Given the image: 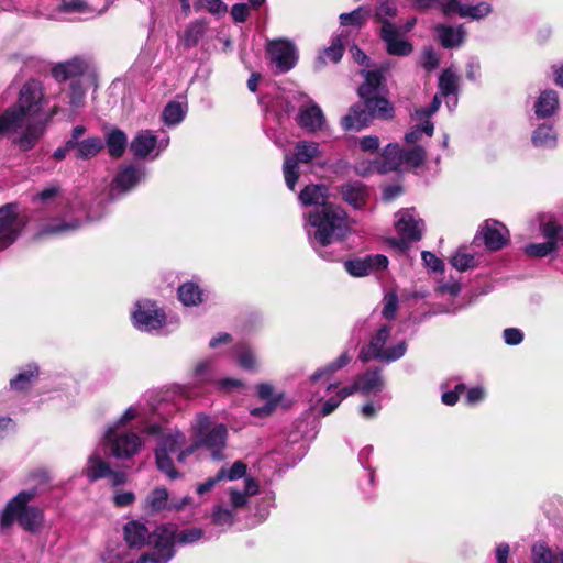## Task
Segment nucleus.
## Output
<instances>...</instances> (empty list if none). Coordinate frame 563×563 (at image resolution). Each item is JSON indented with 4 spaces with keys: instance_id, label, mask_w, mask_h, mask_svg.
I'll return each mask as SVG.
<instances>
[{
    "instance_id": "nucleus-60",
    "label": "nucleus",
    "mask_w": 563,
    "mask_h": 563,
    "mask_svg": "<svg viewBox=\"0 0 563 563\" xmlns=\"http://www.w3.org/2000/svg\"><path fill=\"white\" fill-rule=\"evenodd\" d=\"M59 194V187L57 185H49L41 190L36 198L42 203H49Z\"/></svg>"
},
{
    "instance_id": "nucleus-6",
    "label": "nucleus",
    "mask_w": 563,
    "mask_h": 563,
    "mask_svg": "<svg viewBox=\"0 0 563 563\" xmlns=\"http://www.w3.org/2000/svg\"><path fill=\"white\" fill-rule=\"evenodd\" d=\"M36 495V488H30L13 497L1 514V527L3 529L10 528L14 521H18L23 529L35 531L42 525L43 514L38 508L29 506V503Z\"/></svg>"
},
{
    "instance_id": "nucleus-7",
    "label": "nucleus",
    "mask_w": 563,
    "mask_h": 563,
    "mask_svg": "<svg viewBox=\"0 0 563 563\" xmlns=\"http://www.w3.org/2000/svg\"><path fill=\"white\" fill-rule=\"evenodd\" d=\"M391 328L389 325L382 327L368 345L364 346L360 352V360L368 362L371 360H379L386 363L394 362L405 355L407 351L406 342L399 341L394 345H389Z\"/></svg>"
},
{
    "instance_id": "nucleus-49",
    "label": "nucleus",
    "mask_w": 563,
    "mask_h": 563,
    "mask_svg": "<svg viewBox=\"0 0 563 563\" xmlns=\"http://www.w3.org/2000/svg\"><path fill=\"white\" fill-rule=\"evenodd\" d=\"M368 10L358 8L351 13H342L340 15V21L342 25H360L368 15Z\"/></svg>"
},
{
    "instance_id": "nucleus-2",
    "label": "nucleus",
    "mask_w": 563,
    "mask_h": 563,
    "mask_svg": "<svg viewBox=\"0 0 563 563\" xmlns=\"http://www.w3.org/2000/svg\"><path fill=\"white\" fill-rule=\"evenodd\" d=\"M328 188L324 185H308L299 194L303 206H320L312 210L305 224L309 239L321 246L343 238L349 231L346 213L339 207L327 203Z\"/></svg>"
},
{
    "instance_id": "nucleus-30",
    "label": "nucleus",
    "mask_w": 563,
    "mask_h": 563,
    "mask_svg": "<svg viewBox=\"0 0 563 563\" xmlns=\"http://www.w3.org/2000/svg\"><path fill=\"white\" fill-rule=\"evenodd\" d=\"M78 228H80V222L77 220L66 222L60 219H54L51 222L42 225L38 235L65 234L68 232H73Z\"/></svg>"
},
{
    "instance_id": "nucleus-23",
    "label": "nucleus",
    "mask_w": 563,
    "mask_h": 563,
    "mask_svg": "<svg viewBox=\"0 0 563 563\" xmlns=\"http://www.w3.org/2000/svg\"><path fill=\"white\" fill-rule=\"evenodd\" d=\"M435 31L442 46L445 48H453L462 45L466 35L462 25L454 27L445 24H439L437 25Z\"/></svg>"
},
{
    "instance_id": "nucleus-62",
    "label": "nucleus",
    "mask_w": 563,
    "mask_h": 563,
    "mask_svg": "<svg viewBox=\"0 0 563 563\" xmlns=\"http://www.w3.org/2000/svg\"><path fill=\"white\" fill-rule=\"evenodd\" d=\"M421 256L426 266H428L432 271H443V262L440 258H438L433 253L423 251Z\"/></svg>"
},
{
    "instance_id": "nucleus-5",
    "label": "nucleus",
    "mask_w": 563,
    "mask_h": 563,
    "mask_svg": "<svg viewBox=\"0 0 563 563\" xmlns=\"http://www.w3.org/2000/svg\"><path fill=\"white\" fill-rule=\"evenodd\" d=\"M45 121L35 120L15 104L0 114V135H14L21 151L32 150L45 132Z\"/></svg>"
},
{
    "instance_id": "nucleus-51",
    "label": "nucleus",
    "mask_w": 563,
    "mask_h": 563,
    "mask_svg": "<svg viewBox=\"0 0 563 563\" xmlns=\"http://www.w3.org/2000/svg\"><path fill=\"white\" fill-rule=\"evenodd\" d=\"M466 4H462L460 0H440L439 8L442 13L446 16L452 14H459L462 18L463 9Z\"/></svg>"
},
{
    "instance_id": "nucleus-13",
    "label": "nucleus",
    "mask_w": 563,
    "mask_h": 563,
    "mask_svg": "<svg viewBox=\"0 0 563 563\" xmlns=\"http://www.w3.org/2000/svg\"><path fill=\"white\" fill-rule=\"evenodd\" d=\"M134 324L142 331H153L165 324V313L148 300L136 303V310L133 312Z\"/></svg>"
},
{
    "instance_id": "nucleus-41",
    "label": "nucleus",
    "mask_w": 563,
    "mask_h": 563,
    "mask_svg": "<svg viewBox=\"0 0 563 563\" xmlns=\"http://www.w3.org/2000/svg\"><path fill=\"white\" fill-rule=\"evenodd\" d=\"M205 23L201 21H195L190 23L185 30L184 44L188 47L195 46L205 34Z\"/></svg>"
},
{
    "instance_id": "nucleus-58",
    "label": "nucleus",
    "mask_w": 563,
    "mask_h": 563,
    "mask_svg": "<svg viewBox=\"0 0 563 563\" xmlns=\"http://www.w3.org/2000/svg\"><path fill=\"white\" fill-rule=\"evenodd\" d=\"M135 501V495L130 490H118L113 496V504L117 507H128Z\"/></svg>"
},
{
    "instance_id": "nucleus-18",
    "label": "nucleus",
    "mask_w": 563,
    "mask_h": 563,
    "mask_svg": "<svg viewBox=\"0 0 563 563\" xmlns=\"http://www.w3.org/2000/svg\"><path fill=\"white\" fill-rule=\"evenodd\" d=\"M297 123L305 131L313 133L322 130L325 124V118L321 108L316 102L309 100L300 107Z\"/></svg>"
},
{
    "instance_id": "nucleus-16",
    "label": "nucleus",
    "mask_w": 563,
    "mask_h": 563,
    "mask_svg": "<svg viewBox=\"0 0 563 563\" xmlns=\"http://www.w3.org/2000/svg\"><path fill=\"white\" fill-rule=\"evenodd\" d=\"M399 29L391 22H384L380 37L386 44L389 55L407 56L412 52V45L400 36Z\"/></svg>"
},
{
    "instance_id": "nucleus-56",
    "label": "nucleus",
    "mask_w": 563,
    "mask_h": 563,
    "mask_svg": "<svg viewBox=\"0 0 563 563\" xmlns=\"http://www.w3.org/2000/svg\"><path fill=\"white\" fill-rule=\"evenodd\" d=\"M396 12H397V8L394 3L384 2L377 8L375 16H376L377 21L382 23V26H383L384 22H389L387 20V18L395 16Z\"/></svg>"
},
{
    "instance_id": "nucleus-37",
    "label": "nucleus",
    "mask_w": 563,
    "mask_h": 563,
    "mask_svg": "<svg viewBox=\"0 0 563 563\" xmlns=\"http://www.w3.org/2000/svg\"><path fill=\"white\" fill-rule=\"evenodd\" d=\"M533 563H563V552L554 553L544 544H536L532 548Z\"/></svg>"
},
{
    "instance_id": "nucleus-55",
    "label": "nucleus",
    "mask_w": 563,
    "mask_h": 563,
    "mask_svg": "<svg viewBox=\"0 0 563 563\" xmlns=\"http://www.w3.org/2000/svg\"><path fill=\"white\" fill-rule=\"evenodd\" d=\"M398 307V297L395 292H389L384 298L383 316L386 319H393Z\"/></svg>"
},
{
    "instance_id": "nucleus-35",
    "label": "nucleus",
    "mask_w": 563,
    "mask_h": 563,
    "mask_svg": "<svg viewBox=\"0 0 563 563\" xmlns=\"http://www.w3.org/2000/svg\"><path fill=\"white\" fill-rule=\"evenodd\" d=\"M201 290L194 283H185L178 288L179 300L185 306H196L201 302Z\"/></svg>"
},
{
    "instance_id": "nucleus-24",
    "label": "nucleus",
    "mask_w": 563,
    "mask_h": 563,
    "mask_svg": "<svg viewBox=\"0 0 563 563\" xmlns=\"http://www.w3.org/2000/svg\"><path fill=\"white\" fill-rule=\"evenodd\" d=\"M559 107V97L554 90H544L540 93L534 109L538 118H548L555 113Z\"/></svg>"
},
{
    "instance_id": "nucleus-17",
    "label": "nucleus",
    "mask_w": 563,
    "mask_h": 563,
    "mask_svg": "<svg viewBox=\"0 0 563 563\" xmlns=\"http://www.w3.org/2000/svg\"><path fill=\"white\" fill-rule=\"evenodd\" d=\"M388 266V258L385 255H367L364 258L347 261L344 267L347 273L355 277H363L376 271L386 269Z\"/></svg>"
},
{
    "instance_id": "nucleus-22",
    "label": "nucleus",
    "mask_w": 563,
    "mask_h": 563,
    "mask_svg": "<svg viewBox=\"0 0 563 563\" xmlns=\"http://www.w3.org/2000/svg\"><path fill=\"white\" fill-rule=\"evenodd\" d=\"M87 69V63L79 58L75 57L65 63L57 64L52 69V75L58 81H65L69 78L80 76Z\"/></svg>"
},
{
    "instance_id": "nucleus-38",
    "label": "nucleus",
    "mask_w": 563,
    "mask_h": 563,
    "mask_svg": "<svg viewBox=\"0 0 563 563\" xmlns=\"http://www.w3.org/2000/svg\"><path fill=\"white\" fill-rule=\"evenodd\" d=\"M37 367L35 365H29L27 368L19 373L14 378L10 380V386L14 390H25L30 387L32 379L37 376Z\"/></svg>"
},
{
    "instance_id": "nucleus-45",
    "label": "nucleus",
    "mask_w": 563,
    "mask_h": 563,
    "mask_svg": "<svg viewBox=\"0 0 563 563\" xmlns=\"http://www.w3.org/2000/svg\"><path fill=\"white\" fill-rule=\"evenodd\" d=\"M211 518L217 526L231 527L234 523L235 515L231 509L218 505L214 507Z\"/></svg>"
},
{
    "instance_id": "nucleus-33",
    "label": "nucleus",
    "mask_w": 563,
    "mask_h": 563,
    "mask_svg": "<svg viewBox=\"0 0 563 563\" xmlns=\"http://www.w3.org/2000/svg\"><path fill=\"white\" fill-rule=\"evenodd\" d=\"M357 391H360L357 380L352 386L341 388L334 397L329 398L324 402V405L321 409V415L322 416L330 415L339 407V405L343 401V399H345L346 397H349Z\"/></svg>"
},
{
    "instance_id": "nucleus-47",
    "label": "nucleus",
    "mask_w": 563,
    "mask_h": 563,
    "mask_svg": "<svg viewBox=\"0 0 563 563\" xmlns=\"http://www.w3.org/2000/svg\"><path fill=\"white\" fill-rule=\"evenodd\" d=\"M451 264L457 271L464 272L475 266V258L471 254L459 251L451 257Z\"/></svg>"
},
{
    "instance_id": "nucleus-39",
    "label": "nucleus",
    "mask_w": 563,
    "mask_h": 563,
    "mask_svg": "<svg viewBox=\"0 0 563 563\" xmlns=\"http://www.w3.org/2000/svg\"><path fill=\"white\" fill-rule=\"evenodd\" d=\"M459 77L452 69L442 71L439 78V89L442 96L453 95L459 88Z\"/></svg>"
},
{
    "instance_id": "nucleus-25",
    "label": "nucleus",
    "mask_w": 563,
    "mask_h": 563,
    "mask_svg": "<svg viewBox=\"0 0 563 563\" xmlns=\"http://www.w3.org/2000/svg\"><path fill=\"white\" fill-rule=\"evenodd\" d=\"M168 490L163 487H155L151 493L147 495L146 499L144 500L143 508L146 511H150L151 514L159 512L162 510L168 509L169 501H168Z\"/></svg>"
},
{
    "instance_id": "nucleus-48",
    "label": "nucleus",
    "mask_w": 563,
    "mask_h": 563,
    "mask_svg": "<svg viewBox=\"0 0 563 563\" xmlns=\"http://www.w3.org/2000/svg\"><path fill=\"white\" fill-rule=\"evenodd\" d=\"M203 536V531L199 528L184 529L179 533L175 530L174 542L177 541L181 544L192 543L198 541Z\"/></svg>"
},
{
    "instance_id": "nucleus-4",
    "label": "nucleus",
    "mask_w": 563,
    "mask_h": 563,
    "mask_svg": "<svg viewBox=\"0 0 563 563\" xmlns=\"http://www.w3.org/2000/svg\"><path fill=\"white\" fill-rule=\"evenodd\" d=\"M123 536L130 548L141 549L145 544L150 545V551L141 554L136 563H167L175 555L173 525L161 526L151 533L145 523L131 520L125 523Z\"/></svg>"
},
{
    "instance_id": "nucleus-63",
    "label": "nucleus",
    "mask_w": 563,
    "mask_h": 563,
    "mask_svg": "<svg viewBox=\"0 0 563 563\" xmlns=\"http://www.w3.org/2000/svg\"><path fill=\"white\" fill-rule=\"evenodd\" d=\"M504 340L509 345H517L522 342L523 333L517 328H508L504 330Z\"/></svg>"
},
{
    "instance_id": "nucleus-64",
    "label": "nucleus",
    "mask_w": 563,
    "mask_h": 563,
    "mask_svg": "<svg viewBox=\"0 0 563 563\" xmlns=\"http://www.w3.org/2000/svg\"><path fill=\"white\" fill-rule=\"evenodd\" d=\"M62 10L65 12H86L88 10V4L84 0L64 1Z\"/></svg>"
},
{
    "instance_id": "nucleus-29",
    "label": "nucleus",
    "mask_w": 563,
    "mask_h": 563,
    "mask_svg": "<svg viewBox=\"0 0 563 563\" xmlns=\"http://www.w3.org/2000/svg\"><path fill=\"white\" fill-rule=\"evenodd\" d=\"M103 148V141L98 137H88L75 145L76 157L88 159L95 157Z\"/></svg>"
},
{
    "instance_id": "nucleus-21",
    "label": "nucleus",
    "mask_w": 563,
    "mask_h": 563,
    "mask_svg": "<svg viewBox=\"0 0 563 563\" xmlns=\"http://www.w3.org/2000/svg\"><path fill=\"white\" fill-rule=\"evenodd\" d=\"M101 448L99 444L87 459L84 474L89 482H96L111 474L110 464L101 456Z\"/></svg>"
},
{
    "instance_id": "nucleus-44",
    "label": "nucleus",
    "mask_w": 563,
    "mask_h": 563,
    "mask_svg": "<svg viewBox=\"0 0 563 563\" xmlns=\"http://www.w3.org/2000/svg\"><path fill=\"white\" fill-rule=\"evenodd\" d=\"M343 55V44L341 37H335L332 41V44L330 47L325 48L323 51V54L319 56L318 63L321 65L325 64V58L330 59L333 63H338Z\"/></svg>"
},
{
    "instance_id": "nucleus-57",
    "label": "nucleus",
    "mask_w": 563,
    "mask_h": 563,
    "mask_svg": "<svg viewBox=\"0 0 563 563\" xmlns=\"http://www.w3.org/2000/svg\"><path fill=\"white\" fill-rule=\"evenodd\" d=\"M225 478V467H221V470L217 473L214 477L208 478L206 482L199 484L197 486V493L202 495L211 490L217 483Z\"/></svg>"
},
{
    "instance_id": "nucleus-8",
    "label": "nucleus",
    "mask_w": 563,
    "mask_h": 563,
    "mask_svg": "<svg viewBox=\"0 0 563 563\" xmlns=\"http://www.w3.org/2000/svg\"><path fill=\"white\" fill-rule=\"evenodd\" d=\"M100 446L109 449L112 456L124 460L137 454L143 446V441L132 431H122L117 426H109L100 441Z\"/></svg>"
},
{
    "instance_id": "nucleus-42",
    "label": "nucleus",
    "mask_w": 563,
    "mask_h": 563,
    "mask_svg": "<svg viewBox=\"0 0 563 563\" xmlns=\"http://www.w3.org/2000/svg\"><path fill=\"white\" fill-rule=\"evenodd\" d=\"M493 11L492 4L488 2H479L475 5H465L463 9L462 18H470L473 20H481L489 15Z\"/></svg>"
},
{
    "instance_id": "nucleus-34",
    "label": "nucleus",
    "mask_w": 563,
    "mask_h": 563,
    "mask_svg": "<svg viewBox=\"0 0 563 563\" xmlns=\"http://www.w3.org/2000/svg\"><path fill=\"white\" fill-rule=\"evenodd\" d=\"M186 112V104L172 101L165 107L163 111V120L167 125H176L184 120Z\"/></svg>"
},
{
    "instance_id": "nucleus-9",
    "label": "nucleus",
    "mask_w": 563,
    "mask_h": 563,
    "mask_svg": "<svg viewBox=\"0 0 563 563\" xmlns=\"http://www.w3.org/2000/svg\"><path fill=\"white\" fill-rule=\"evenodd\" d=\"M45 104L46 99L42 82L35 79L27 80L20 89L18 102L15 106L26 112L33 119L44 120L46 126L53 115L56 113V110L45 112Z\"/></svg>"
},
{
    "instance_id": "nucleus-28",
    "label": "nucleus",
    "mask_w": 563,
    "mask_h": 563,
    "mask_svg": "<svg viewBox=\"0 0 563 563\" xmlns=\"http://www.w3.org/2000/svg\"><path fill=\"white\" fill-rule=\"evenodd\" d=\"M108 152L112 157H121L128 144L125 133L119 129L110 130L106 135Z\"/></svg>"
},
{
    "instance_id": "nucleus-31",
    "label": "nucleus",
    "mask_w": 563,
    "mask_h": 563,
    "mask_svg": "<svg viewBox=\"0 0 563 563\" xmlns=\"http://www.w3.org/2000/svg\"><path fill=\"white\" fill-rule=\"evenodd\" d=\"M532 143L538 147H554L556 145V134L552 125H539L532 134Z\"/></svg>"
},
{
    "instance_id": "nucleus-59",
    "label": "nucleus",
    "mask_w": 563,
    "mask_h": 563,
    "mask_svg": "<svg viewBox=\"0 0 563 563\" xmlns=\"http://www.w3.org/2000/svg\"><path fill=\"white\" fill-rule=\"evenodd\" d=\"M246 464L242 461H236L230 468L225 467V478L235 481L243 477L246 473Z\"/></svg>"
},
{
    "instance_id": "nucleus-11",
    "label": "nucleus",
    "mask_w": 563,
    "mask_h": 563,
    "mask_svg": "<svg viewBox=\"0 0 563 563\" xmlns=\"http://www.w3.org/2000/svg\"><path fill=\"white\" fill-rule=\"evenodd\" d=\"M395 228L399 239L393 242L399 250L406 251L408 244L422 238L424 223L413 208L402 209L396 214Z\"/></svg>"
},
{
    "instance_id": "nucleus-12",
    "label": "nucleus",
    "mask_w": 563,
    "mask_h": 563,
    "mask_svg": "<svg viewBox=\"0 0 563 563\" xmlns=\"http://www.w3.org/2000/svg\"><path fill=\"white\" fill-rule=\"evenodd\" d=\"M24 225L25 222L15 205L8 203L0 207V251L14 243Z\"/></svg>"
},
{
    "instance_id": "nucleus-1",
    "label": "nucleus",
    "mask_w": 563,
    "mask_h": 563,
    "mask_svg": "<svg viewBox=\"0 0 563 563\" xmlns=\"http://www.w3.org/2000/svg\"><path fill=\"white\" fill-rule=\"evenodd\" d=\"M194 429L197 440L185 449H181L186 440L185 434L178 430L165 431L157 423H148L142 429L143 433L156 437V465L169 479L181 477V474L174 468L173 460L169 456L170 453H177V461L179 463H186L187 459L192 455L199 446L203 445L212 450L213 459H222L220 450L225 445L228 435L227 427L223 423L212 427L209 416L198 415Z\"/></svg>"
},
{
    "instance_id": "nucleus-53",
    "label": "nucleus",
    "mask_w": 563,
    "mask_h": 563,
    "mask_svg": "<svg viewBox=\"0 0 563 563\" xmlns=\"http://www.w3.org/2000/svg\"><path fill=\"white\" fill-rule=\"evenodd\" d=\"M441 106V100L438 96H435L428 108L417 109L412 114L413 120H429V118L434 114Z\"/></svg>"
},
{
    "instance_id": "nucleus-32",
    "label": "nucleus",
    "mask_w": 563,
    "mask_h": 563,
    "mask_svg": "<svg viewBox=\"0 0 563 563\" xmlns=\"http://www.w3.org/2000/svg\"><path fill=\"white\" fill-rule=\"evenodd\" d=\"M357 391H360L357 380L352 386L341 388L334 397L329 398L324 402V405L321 409V415L322 416L330 415L339 407V405L343 401V399H345L346 397H349Z\"/></svg>"
},
{
    "instance_id": "nucleus-10",
    "label": "nucleus",
    "mask_w": 563,
    "mask_h": 563,
    "mask_svg": "<svg viewBox=\"0 0 563 563\" xmlns=\"http://www.w3.org/2000/svg\"><path fill=\"white\" fill-rule=\"evenodd\" d=\"M321 156L319 143L310 141H299L295 146L294 156L286 155L284 159V177L287 187L295 190L299 178V163H310Z\"/></svg>"
},
{
    "instance_id": "nucleus-15",
    "label": "nucleus",
    "mask_w": 563,
    "mask_h": 563,
    "mask_svg": "<svg viewBox=\"0 0 563 563\" xmlns=\"http://www.w3.org/2000/svg\"><path fill=\"white\" fill-rule=\"evenodd\" d=\"M168 137L158 141L157 136L153 132L148 130H143L139 132L136 136L133 139L130 148L132 153L140 158L147 157L155 150H157L156 153L154 154V157H156L163 150H165L168 146Z\"/></svg>"
},
{
    "instance_id": "nucleus-27",
    "label": "nucleus",
    "mask_w": 563,
    "mask_h": 563,
    "mask_svg": "<svg viewBox=\"0 0 563 563\" xmlns=\"http://www.w3.org/2000/svg\"><path fill=\"white\" fill-rule=\"evenodd\" d=\"M360 393L368 395L372 393H379L384 388V379L378 369H373L364 373L357 379Z\"/></svg>"
},
{
    "instance_id": "nucleus-43",
    "label": "nucleus",
    "mask_w": 563,
    "mask_h": 563,
    "mask_svg": "<svg viewBox=\"0 0 563 563\" xmlns=\"http://www.w3.org/2000/svg\"><path fill=\"white\" fill-rule=\"evenodd\" d=\"M421 124L413 126L409 132L406 133L405 140L407 143H416L420 140L421 135L424 133L428 136H432L434 131V125L430 120H422Z\"/></svg>"
},
{
    "instance_id": "nucleus-20",
    "label": "nucleus",
    "mask_w": 563,
    "mask_h": 563,
    "mask_svg": "<svg viewBox=\"0 0 563 563\" xmlns=\"http://www.w3.org/2000/svg\"><path fill=\"white\" fill-rule=\"evenodd\" d=\"M484 243L490 251H497L504 247L509 239L507 228L494 220L486 221L482 228Z\"/></svg>"
},
{
    "instance_id": "nucleus-3",
    "label": "nucleus",
    "mask_w": 563,
    "mask_h": 563,
    "mask_svg": "<svg viewBox=\"0 0 563 563\" xmlns=\"http://www.w3.org/2000/svg\"><path fill=\"white\" fill-rule=\"evenodd\" d=\"M389 68V63H383L373 70L362 71L364 82L357 89L362 102L353 106L342 119V126L345 131H360L375 118L389 119L393 117L394 108L389 101L378 96Z\"/></svg>"
},
{
    "instance_id": "nucleus-26",
    "label": "nucleus",
    "mask_w": 563,
    "mask_h": 563,
    "mask_svg": "<svg viewBox=\"0 0 563 563\" xmlns=\"http://www.w3.org/2000/svg\"><path fill=\"white\" fill-rule=\"evenodd\" d=\"M341 194L343 199L354 208L364 206L367 198L366 188L357 181L342 186Z\"/></svg>"
},
{
    "instance_id": "nucleus-61",
    "label": "nucleus",
    "mask_w": 563,
    "mask_h": 563,
    "mask_svg": "<svg viewBox=\"0 0 563 563\" xmlns=\"http://www.w3.org/2000/svg\"><path fill=\"white\" fill-rule=\"evenodd\" d=\"M229 495H230V503H231L232 507L235 509L243 508L244 506H246V504L249 501V496L244 492H239L236 489L231 488L229 490Z\"/></svg>"
},
{
    "instance_id": "nucleus-14",
    "label": "nucleus",
    "mask_w": 563,
    "mask_h": 563,
    "mask_svg": "<svg viewBox=\"0 0 563 563\" xmlns=\"http://www.w3.org/2000/svg\"><path fill=\"white\" fill-rule=\"evenodd\" d=\"M267 53L277 70L285 73L290 70L297 62V52L294 44L286 40L269 42Z\"/></svg>"
},
{
    "instance_id": "nucleus-50",
    "label": "nucleus",
    "mask_w": 563,
    "mask_h": 563,
    "mask_svg": "<svg viewBox=\"0 0 563 563\" xmlns=\"http://www.w3.org/2000/svg\"><path fill=\"white\" fill-rule=\"evenodd\" d=\"M426 159V152L422 147L416 146L409 151H404V163L411 166H420Z\"/></svg>"
},
{
    "instance_id": "nucleus-19",
    "label": "nucleus",
    "mask_w": 563,
    "mask_h": 563,
    "mask_svg": "<svg viewBox=\"0 0 563 563\" xmlns=\"http://www.w3.org/2000/svg\"><path fill=\"white\" fill-rule=\"evenodd\" d=\"M145 178V169L132 165L120 169L112 183V191L124 194Z\"/></svg>"
},
{
    "instance_id": "nucleus-40",
    "label": "nucleus",
    "mask_w": 563,
    "mask_h": 563,
    "mask_svg": "<svg viewBox=\"0 0 563 563\" xmlns=\"http://www.w3.org/2000/svg\"><path fill=\"white\" fill-rule=\"evenodd\" d=\"M383 156L386 161L385 169H396L404 163V150L398 144H388Z\"/></svg>"
},
{
    "instance_id": "nucleus-36",
    "label": "nucleus",
    "mask_w": 563,
    "mask_h": 563,
    "mask_svg": "<svg viewBox=\"0 0 563 563\" xmlns=\"http://www.w3.org/2000/svg\"><path fill=\"white\" fill-rule=\"evenodd\" d=\"M350 361H351V357L349 356V354L347 353H342L335 361H333L332 363L328 364L323 368H320V369L316 371L311 375L310 382L314 383V382H317L318 379H320L322 377L331 376L332 374H334L339 369H341L344 366H346Z\"/></svg>"
},
{
    "instance_id": "nucleus-54",
    "label": "nucleus",
    "mask_w": 563,
    "mask_h": 563,
    "mask_svg": "<svg viewBox=\"0 0 563 563\" xmlns=\"http://www.w3.org/2000/svg\"><path fill=\"white\" fill-rule=\"evenodd\" d=\"M196 5L207 9L214 15H223L228 10L227 5L221 0H199Z\"/></svg>"
},
{
    "instance_id": "nucleus-46",
    "label": "nucleus",
    "mask_w": 563,
    "mask_h": 563,
    "mask_svg": "<svg viewBox=\"0 0 563 563\" xmlns=\"http://www.w3.org/2000/svg\"><path fill=\"white\" fill-rule=\"evenodd\" d=\"M556 249L555 241H547L543 243H532L525 247L527 255L531 257H544Z\"/></svg>"
},
{
    "instance_id": "nucleus-52",
    "label": "nucleus",
    "mask_w": 563,
    "mask_h": 563,
    "mask_svg": "<svg viewBox=\"0 0 563 563\" xmlns=\"http://www.w3.org/2000/svg\"><path fill=\"white\" fill-rule=\"evenodd\" d=\"M238 362L240 366H242L244 369H255L256 368V360L252 351L246 347L242 346L238 354Z\"/></svg>"
}]
</instances>
